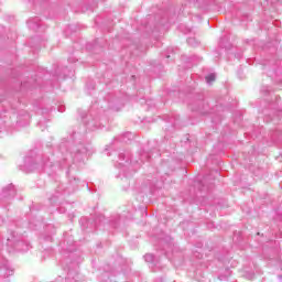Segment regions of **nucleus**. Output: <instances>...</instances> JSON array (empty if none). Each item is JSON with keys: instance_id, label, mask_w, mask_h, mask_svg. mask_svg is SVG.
Wrapping results in <instances>:
<instances>
[{"instance_id": "obj_1", "label": "nucleus", "mask_w": 282, "mask_h": 282, "mask_svg": "<svg viewBox=\"0 0 282 282\" xmlns=\"http://www.w3.org/2000/svg\"><path fill=\"white\" fill-rule=\"evenodd\" d=\"M7 247L8 252H14L15 250L18 252H28V250L31 248L30 243L23 240H18L14 234L11 235V238L7 239Z\"/></svg>"}, {"instance_id": "obj_2", "label": "nucleus", "mask_w": 282, "mask_h": 282, "mask_svg": "<svg viewBox=\"0 0 282 282\" xmlns=\"http://www.w3.org/2000/svg\"><path fill=\"white\" fill-rule=\"evenodd\" d=\"M24 166L26 169V173H32L34 171H45V169H47V166H52V164L50 161H41V159H36L30 163V161L26 159Z\"/></svg>"}, {"instance_id": "obj_3", "label": "nucleus", "mask_w": 282, "mask_h": 282, "mask_svg": "<svg viewBox=\"0 0 282 282\" xmlns=\"http://www.w3.org/2000/svg\"><path fill=\"white\" fill-rule=\"evenodd\" d=\"M15 195H17V189L14 188V185L9 184L8 186L3 187L0 194L1 206H3V204H8L10 199H14Z\"/></svg>"}, {"instance_id": "obj_4", "label": "nucleus", "mask_w": 282, "mask_h": 282, "mask_svg": "<svg viewBox=\"0 0 282 282\" xmlns=\"http://www.w3.org/2000/svg\"><path fill=\"white\" fill-rule=\"evenodd\" d=\"M117 166L120 169L123 177H129V174H127V167L129 166V155L120 153Z\"/></svg>"}, {"instance_id": "obj_5", "label": "nucleus", "mask_w": 282, "mask_h": 282, "mask_svg": "<svg viewBox=\"0 0 282 282\" xmlns=\"http://www.w3.org/2000/svg\"><path fill=\"white\" fill-rule=\"evenodd\" d=\"M14 274V270L10 268V263L8 260H3V262L0 265V278L1 279H8V276H12Z\"/></svg>"}, {"instance_id": "obj_6", "label": "nucleus", "mask_w": 282, "mask_h": 282, "mask_svg": "<svg viewBox=\"0 0 282 282\" xmlns=\"http://www.w3.org/2000/svg\"><path fill=\"white\" fill-rule=\"evenodd\" d=\"M87 127L88 129H90V131H94L96 129H100V122L98 121V119H91L87 122Z\"/></svg>"}, {"instance_id": "obj_7", "label": "nucleus", "mask_w": 282, "mask_h": 282, "mask_svg": "<svg viewBox=\"0 0 282 282\" xmlns=\"http://www.w3.org/2000/svg\"><path fill=\"white\" fill-rule=\"evenodd\" d=\"M215 78H216V76H215L214 73L207 75V76H206V83H207V85H213V83H215Z\"/></svg>"}, {"instance_id": "obj_8", "label": "nucleus", "mask_w": 282, "mask_h": 282, "mask_svg": "<svg viewBox=\"0 0 282 282\" xmlns=\"http://www.w3.org/2000/svg\"><path fill=\"white\" fill-rule=\"evenodd\" d=\"M154 260H155V257L151 253H148L144 256V261H147V263H153Z\"/></svg>"}, {"instance_id": "obj_9", "label": "nucleus", "mask_w": 282, "mask_h": 282, "mask_svg": "<svg viewBox=\"0 0 282 282\" xmlns=\"http://www.w3.org/2000/svg\"><path fill=\"white\" fill-rule=\"evenodd\" d=\"M128 140H133V133L131 132H126L123 134V142H127Z\"/></svg>"}, {"instance_id": "obj_10", "label": "nucleus", "mask_w": 282, "mask_h": 282, "mask_svg": "<svg viewBox=\"0 0 282 282\" xmlns=\"http://www.w3.org/2000/svg\"><path fill=\"white\" fill-rule=\"evenodd\" d=\"M28 25H29V28H31L32 30H34V22H33L32 20H30V21L28 22Z\"/></svg>"}, {"instance_id": "obj_11", "label": "nucleus", "mask_w": 282, "mask_h": 282, "mask_svg": "<svg viewBox=\"0 0 282 282\" xmlns=\"http://www.w3.org/2000/svg\"><path fill=\"white\" fill-rule=\"evenodd\" d=\"M194 42H195V39H193V37H189V39L187 40L188 45H193Z\"/></svg>"}, {"instance_id": "obj_12", "label": "nucleus", "mask_w": 282, "mask_h": 282, "mask_svg": "<svg viewBox=\"0 0 282 282\" xmlns=\"http://www.w3.org/2000/svg\"><path fill=\"white\" fill-rule=\"evenodd\" d=\"M58 111L63 112V108H59Z\"/></svg>"}]
</instances>
